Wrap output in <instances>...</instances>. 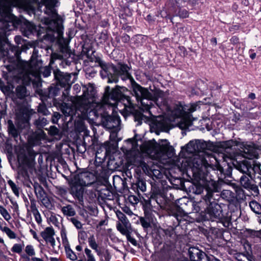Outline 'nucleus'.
<instances>
[{"mask_svg":"<svg viewBox=\"0 0 261 261\" xmlns=\"http://www.w3.org/2000/svg\"><path fill=\"white\" fill-rule=\"evenodd\" d=\"M95 168L94 170V174L96 176V180L97 179H106L107 178V170L101 164L102 162H99L97 163L96 159L95 161Z\"/></svg>","mask_w":261,"mask_h":261,"instance_id":"obj_25","label":"nucleus"},{"mask_svg":"<svg viewBox=\"0 0 261 261\" xmlns=\"http://www.w3.org/2000/svg\"><path fill=\"white\" fill-rule=\"evenodd\" d=\"M42 67V62L37 59H31L30 62H25L23 65L25 74L23 75V82L26 85L34 84L36 79H39Z\"/></svg>","mask_w":261,"mask_h":261,"instance_id":"obj_10","label":"nucleus"},{"mask_svg":"<svg viewBox=\"0 0 261 261\" xmlns=\"http://www.w3.org/2000/svg\"><path fill=\"white\" fill-rule=\"evenodd\" d=\"M199 122H201L202 125L204 126L208 131H210L213 128V125H214V122H211L208 119L201 120Z\"/></svg>","mask_w":261,"mask_h":261,"instance_id":"obj_46","label":"nucleus"},{"mask_svg":"<svg viewBox=\"0 0 261 261\" xmlns=\"http://www.w3.org/2000/svg\"><path fill=\"white\" fill-rule=\"evenodd\" d=\"M3 231L5 232L7 235L8 236V237L11 239H15L16 237V235L14 231L11 230L9 227H4V228L3 229Z\"/></svg>","mask_w":261,"mask_h":261,"instance_id":"obj_49","label":"nucleus"},{"mask_svg":"<svg viewBox=\"0 0 261 261\" xmlns=\"http://www.w3.org/2000/svg\"><path fill=\"white\" fill-rule=\"evenodd\" d=\"M74 180L84 187H89L96 181V176L91 172L83 171L75 175Z\"/></svg>","mask_w":261,"mask_h":261,"instance_id":"obj_17","label":"nucleus"},{"mask_svg":"<svg viewBox=\"0 0 261 261\" xmlns=\"http://www.w3.org/2000/svg\"><path fill=\"white\" fill-rule=\"evenodd\" d=\"M16 93L18 98L20 99H23L28 95L26 87L21 85L17 87Z\"/></svg>","mask_w":261,"mask_h":261,"instance_id":"obj_34","label":"nucleus"},{"mask_svg":"<svg viewBox=\"0 0 261 261\" xmlns=\"http://www.w3.org/2000/svg\"><path fill=\"white\" fill-rule=\"evenodd\" d=\"M25 252L29 256H33L35 255L34 248L33 246L31 245H28L25 247Z\"/></svg>","mask_w":261,"mask_h":261,"instance_id":"obj_55","label":"nucleus"},{"mask_svg":"<svg viewBox=\"0 0 261 261\" xmlns=\"http://www.w3.org/2000/svg\"><path fill=\"white\" fill-rule=\"evenodd\" d=\"M88 243L90 247L96 252L97 255H99L100 252L98 249V244H97L93 235L90 236L88 238Z\"/></svg>","mask_w":261,"mask_h":261,"instance_id":"obj_35","label":"nucleus"},{"mask_svg":"<svg viewBox=\"0 0 261 261\" xmlns=\"http://www.w3.org/2000/svg\"><path fill=\"white\" fill-rule=\"evenodd\" d=\"M55 231L52 227H47L41 232L40 236L42 238V241H44L47 245H50L53 249L55 248L56 241L54 238Z\"/></svg>","mask_w":261,"mask_h":261,"instance_id":"obj_18","label":"nucleus"},{"mask_svg":"<svg viewBox=\"0 0 261 261\" xmlns=\"http://www.w3.org/2000/svg\"><path fill=\"white\" fill-rule=\"evenodd\" d=\"M56 3V0H40V3L45 7V13L51 17V19L47 18L45 19V23L47 25V35H51L50 32H56L60 36L62 33L61 18L55 9Z\"/></svg>","mask_w":261,"mask_h":261,"instance_id":"obj_7","label":"nucleus"},{"mask_svg":"<svg viewBox=\"0 0 261 261\" xmlns=\"http://www.w3.org/2000/svg\"><path fill=\"white\" fill-rule=\"evenodd\" d=\"M230 161L233 166L243 173L249 172V170L251 168L250 163H249L246 160H244L242 161H238L237 159L233 157V160H230Z\"/></svg>","mask_w":261,"mask_h":261,"instance_id":"obj_22","label":"nucleus"},{"mask_svg":"<svg viewBox=\"0 0 261 261\" xmlns=\"http://www.w3.org/2000/svg\"><path fill=\"white\" fill-rule=\"evenodd\" d=\"M183 219L188 222V223H193L195 221V219L193 218H192L190 216H189L187 214H185L183 216Z\"/></svg>","mask_w":261,"mask_h":261,"instance_id":"obj_64","label":"nucleus"},{"mask_svg":"<svg viewBox=\"0 0 261 261\" xmlns=\"http://www.w3.org/2000/svg\"><path fill=\"white\" fill-rule=\"evenodd\" d=\"M207 179L198 180L197 173V195L201 193L203 201L197 202V213L204 212V220L212 221L222 222L226 218L223 213L221 206L215 200L218 199L220 195L215 193L221 192V186L219 182L212 178L207 177Z\"/></svg>","mask_w":261,"mask_h":261,"instance_id":"obj_1","label":"nucleus"},{"mask_svg":"<svg viewBox=\"0 0 261 261\" xmlns=\"http://www.w3.org/2000/svg\"><path fill=\"white\" fill-rule=\"evenodd\" d=\"M59 86L58 84L57 86L50 87L48 89V96L49 97H53L58 95L60 93L61 90L58 87Z\"/></svg>","mask_w":261,"mask_h":261,"instance_id":"obj_39","label":"nucleus"},{"mask_svg":"<svg viewBox=\"0 0 261 261\" xmlns=\"http://www.w3.org/2000/svg\"><path fill=\"white\" fill-rule=\"evenodd\" d=\"M48 134L51 136L58 135L59 129L55 126H51L48 129Z\"/></svg>","mask_w":261,"mask_h":261,"instance_id":"obj_57","label":"nucleus"},{"mask_svg":"<svg viewBox=\"0 0 261 261\" xmlns=\"http://www.w3.org/2000/svg\"><path fill=\"white\" fill-rule=\"evenodd\" d=\"M197 232H201L205 237H207L209 233L208 230L207 229H205V228H204L201 226H199L197 228Z\"/></svg>","mask_w":261,"mask_h":261,"instance_id":"obj_62","label":"nucleus"},{"mask_svg":"<svg viewBox=\"0 0 261 261\" xmlns=\"http://www.w3.org/2000/svg\"><path fill=\"white\" fill-rule=\"evenodd\" d=\"M133 92L138 102L141 103V109L144 112H148L151 115L150 109L153 106V102L159 107L166 106L167 101L164 98V94L161 91L150 93L148 90L142 87L135 80L133 82Z\"/></svg>","mask_w":261,"mask_h":261,"instance_id":"obj_4","label":"nucleus"},{"mask_svg":"<svg viewBox=\"0 0 261 261\" xmlns=\"http://www.w3.org/2000/svg\"><path fill=\"white\" fill-rule=\"evenodd\" d=\"M20 0H0V20L6 22H12L14 19V15L11 13V7L23 6ZM5 33L0 29V48L2 42L5 39Z\"/></svg>","mask_w":261,"mask_h":261,"instance_id":"obj_9","label":"nucleus"},{"mask_svg":"<svg viewBox=\"0 0 261 261\" xmlns=\"http://www.w3.org/2000/svg\"><path fill=\"white\" fill-rule=\"evenodd\" d=\"M250 176H246L243 175L240 178L241 185L245 189L248 190H252L254 192L258 191V187L253 183L251 179Z\"/></svg>","mask_w":261,"mask_h":261,"instance_id":"obj_24","label":"nucleus"},{"mask_svg":"<svg viewBox=\"0 0 261 261\" xmlns=\"http://www.w3.org/2000/svg\"><path fill=\"white\" fill-rule=\"evenodd\" d=\"M85 253L87 256L86 261H96L95 257L91 250L88 248H86L85 249Z\"/></svg>","mask_w":261,"mask_h":261,"instance_id":"obj_51","label":"nucleus"},{"mask_svg":"<svg viewBox=\"0 0 261 261\" xmlns=\"http://www.w3.org/2000/svg\"><path fill=\"white\" fill-rule=\"evenodd\" d=\"M170 149H172V147L167 140H161L159 143H157L158 154H167Z\"/></svg>","mask_w":261,"mask_h":261,"instance_id":"obj_26","label":"nucleus"},{"mask_svg":"<svg viewBox=\"0 0 261 261\" xmlns=\"http://www.w3.org/2000/svg\"><path fill=\"white\" fill-rule=\"evenodd\" d=\"M27 28L28 30L25 33L26 36H28L30 34H32L36 31V25L31 23H29L27 25Z\"/></svg>","mask_w":261,"mask_h":261,"instance_id":"obj_52","label":"nucleus"},{"mask_svg":"<svg viewBox=\"0 0 261 261\" xmlns=\"http://www.w3.org/2000/svg\"><path fill=\"white\" fill-rule=\"evenodd\" d=\"M242 146L241 153L245 159L252 160L258 158V153L257 151L252 145L243 144Z\"/></svg>","mask_w":261,"mask_h":261,"instance_id":"obj_21","label":"nucleus"},{"mask_svg":"<svg viewBox=\"0 0 261 261\" xmlns=\"http://www.w3.org/2000/svg\"><path fill=\"white\" fill-rule=\"evenodd\" d=\"M94 107V106L93 107V109L95 110L98 115L97 117L93 115L90 119L94 120L95 118H98L99 115H100L101 121L103 127L109 129H116V130H117L120 129L119 127L120 124L121 120L120 117L117 115H102L101 113H99L97 109H95Z\"/></svg>","mask_w":261,"mask_h":261,"instance_id":"obj_15","label":"nucleus"},{"mask_svg":"<svg viewBox=\"0 0 261 261\" xmlns=\"http://www.w3.org/2000/svg\"><path fill=\"white\" fill-rule=\"evenodd\" d=\"M47 120L44 117H40L36 120L34 124L38 129L43 128L47 124Z\"/></svg>","mask_w":261,"mask_h":261,"instance_id":"obj_43","label":"nucleus"},{"mask_svg":"<svg viewBox=\"0 0 261 261\" xmlns=\"http://www.w3.org/2000/svg\"><path fill=\"white\" fill-rule=\"evenodd\" d=\"M23 246L19 244H15L11 248V251L13 252L20 254L22 252Z\"/></svg>","mask_w":261,"mask_h":261,"instance_id":"obj_56","label":"nucleus"},{"mask_svg":"<svg viewBox=\"0 0 261 261\" xmlns=\"http://www.w3.org/2000/svg\"><path fill=\"white\" fill-rule=\"evenodd\" d=\"M51 69L50 66H45L42 67L40 71V74H42L44 77L49 76L50 75Z\"/></svg>","mask_w":261,"mask_h":261,"instance_id":"obj_48","label":"nucleus"},{"mask_svg":"<svg viewBox=\"0 0 261 261\" xmlns=\"http://www.w3.org/2000/svg\"><path fill=\"white\" fill-rule=\"evenodd\" d=\"M34 192L37 197L42 201L44 206L48 207L50 203L46 198V193L43 188L38 183H35L34 185Z\"/></svg>","mask_w":261,"mask_h":261,"instance_id":"obj_23","label":"nucleus"},{"mask_svg":"<svg viewBox=\"0 0 261 261\" xmlns=\"http://www.w3.org/2000/svg\"><path fill=\"white\" fill-rule=\"evenodd\" d=\"M145 204L144 205V207L147 209L151 210L153 207L156 208L159 207L155 198V195L153 192V189H152L150 197L147 200H145Z\"/></svg>","mask_w":261,"mask_h":261,"instance_id":"obj_29","label":"nucleus"},{"mask_svg":"<svg viewBox=\"0 0 261 261\" xmlns=\"http://www.w3.org/2000/svg\"><path fill=\"white\" fill-rule=\"evenodd\" d=\"M138 190L145 192L146 190V181L142 179H138L135 184Z\"/></svg>","mask_w":261,"mask_h":261,"instance_id":"obj_42","label":"nucleus"},{"mask_svg":"<svg viewBox=\"0 0 261 261\" xmlns=\"http://www.w3.org/2000/svg\"><path fill=\"white\" fill-rule=\"evenodd\" d=\"M139 221L141 225L145 230H147L148 228L151 227V224L149 219L147 217H140Z\"/></svg>","mask_w":261,"mask_h":261,"instance_id":"obj_40","label":"nucleus"},{"mask_svg":"<svg viewBox=\"0 0 261 261\" xmlns=\"http://www.w3.org/2000/svg\"><path fill=\"white\" fill-rule=\"evenodd\" d=\"M156 126L164 131H165L168 128V125L164 121L161 122L158 121L156 122Z\"/></svg>","mask_w":261,"mask_h":261,"instance_id":"obj_58","label":"nucleus"},{"mask_svg":"<svg viewBox=\"0 0 261 261\" xmlns=\"http://www.w3.org/2000/svg\"><path fill=\"white\" fill-rule=\"evenodd\" d=\"M129 202L133 205L137 204L139 201V198L135 195H130L128 197Z\"/></svg>","mask_w":261,"mask_h":261,"instance_id":"obj_60","label":"nucleus"},{"mask_svg":"<svg viewBox=\"0 0 261 261\" xmlns=\"http://www.w3.org/2000/svg\"><path fill=\"white\" fill-rule=\"evenodd\" d=\"M66 256L72 261L77 260V257L76 254L71 250L69 245L65 246Z\"/></svg>","mask_w":261,"mask_h":261,"instance_id":"obj_36","label":"nucleus"},{"mask_svg":"<svg viewBox=\"0 0 261 261\" xmlns=\"http://www.w3.org/2000/svg\"><path fill=\"white\" fill-rule=\"evenodd\" d=\"M196 110V105H192L189 109L190 112L187 113L184 110L181 105H176L173 111V114L176 117L181 118L180 122H178V126L181 129H187L191 126L193 123L191 119L190 113L194 112Z\"/></svg>","mask_w":261,"mask_h":261,"instance_id":"obj_11","label":"nucleus"},{"mask_svg":"<svg viewBox=\"0 0 261 261\" xmlns=\"http://www.w3.org/2000/svg\"><path fill=\"white\" fill-rule=\"evenodd\" d=\"M74 225V226L78 229L82 228V224L81 222L75 217H71L69 219Z\"/></svg>","mask_w":261,"mask_h":261,"instance_id":"obj_54","label":"nucleus"},{"mask_svg":"<svg viewBox=\"0 0 261 261\" xmlns=\"http://www.w3.org/2000/svg\"><path fill=\"white\" fill-rule=\"evenodd\" d=\"M143 150L148 154H158L157 143L150 141L144 144L142 146Z\"/></svg>","mask_w":261,"mask_h":261,"instance_id":"obj_28","label":"nucleus"},{"mask_svg":"<svg viewBox=\"0 0 261 261\" xmlns=\"http://www.w3.org/2000/svg\"><path fill=\"white\" fill-rule=\"evenodd\" d=\"M0 213L7 221H9L11 218L7 210L3 206H0Z\"/></svg>","mask_w":261,"mask_h":261,"instance_id":"obj_50","label":"nucleus"},{"mask_svg":"<svg viewBox=\"0 0 261 261\" xmlns=\"http://www.w3.org/2000/svg\"><path fill=\"white\" fill-rule=\"evenodd\" d=\"M213 146L211 143L197 139V173L198 180L207 179L212 178L210 170L213 171L212 165L214 161L219 162L217 154L212 151ZM219 154H218L219 155Z\"/></svg>","mask_w":261,"mask_h":261,"instance_id":"obj_3","label":"nucleus"},{"mask_svg":"<svg viewBox=\"0 0 261 261\" xmlns=\"http://www.w3.org/2000/svg\"><path fill=\"white\" fill-rule=\"evenodd\" d=\"M8 132L9 134L15 140L18 138L20 134L19 130L16 128L11 120L8 121Z\"/></svg>","mask_w":261,"mask_h":261,"instance_id":"obj_30","label":"nucleus"},{"mask_svg":"<svg viewBox=\"0 0 261 261\" xmlns=\"http://www.w3.org/2000/svg\"><path fill=\"white\" fill-rule=\"evenodd\" d=\"M116 215L119 221L117 223L116 227L117 230L121 233L122 230H127L131 229V224L126 216L121 212L118 211Z\"/></svg>","mask_w":261,"mask_h":261,"instance_id":"obj_20","label":"nucleus"},{"mask_svg":"<svg viewBox=\"0 0 261 261\" xmlns=\"http://www.w3.org/2000/svg\"><path fill=\"white\" fill-rule=\"evenodd\" d=\"M196 140L190 141L186 145L181 148L178 163L183 170H191L193 176L196 177Z\"/></svg>","mask_w":261,"mask_h":261,"instance_id":"obj_8","label":"nucleus"},{"mask_svg":"<svg viewBox=\"0 0 261 261\" xmlns=\"http://www.w3.org/2000/svg\"><path fill=\"white\" fill-rule=\"evenodd\" d=\"M95 90L93 87L88 88L83 92L82 97L79 98L77 106L75 107L72 104L63 103L61 109L65 116H70L69 121L72 120L73 115L77 114L78 117L82 118H91L94 115L98 116V113L93 109L95 106Z\"/></svg>","mask_w":261,"mask_h":261,"instance_id":"obj_2","label":"nucleus"},{"mask_svg":"<svg viewBox=\"0 0 261 261\" xmlns=\"http://www.w3.org/2000/svg\"><path fill=\"white\" fill-rule=\"evenodd\" d=\"M219 156L221 159L218 158V159L220 160L221 161L219 162L214 161V163H217L219 165L217 167V171L220 172L218 173L219 178L222 179L227 177H230L232 170V166H233L230 160H233V156L231 155L229 156L223 153L219 155Z\"/></svg>","mask_w":261,"mask_h":261,"instance_id":"obj_13","label":"nucleus"},{"mask_svg":"<svg viewBox=\"0 0 261 261\" xmlns=\"http://www.w3.org/2000/svg\"><path fill=\"white\" fill-rule=\"evenodd\" d=\"M197 250H198V252H197V261H210L205 252L199 250L197 247Z\"/></svg>","mask_w":261,"mask_h":261,"instance_id":"obj_44","label":"nucleus"},{"mask_svg":"<svg viewBox=\"0 0 261 261\" xmlns=\"http://www.w3.org/2000/svg\"><path fill=\"white\" fill-rule=\"evenodd\" d=\"M126 90L125 87L118 85H116L115 88H111L109 86H106L101 100L102 104L114 107L117 106L118 102H122L124 108L122 110L121 114L124 117L133 114L135 109L131 98L123 94V92Z\"/></svg>","mask_w":261,"mask_h":261,"instance_id":"obj_5","label":"nucleus"},{"mask_svg":"<svg viewBox=\"0 0 261 261\" xmlns=\"http://www.w3.org/2000/svg\"><path fill=\"white\" fill-rule=\"evenodd\" d=\"M148 158L144 156L139 152H133L127 157V163L129 165L136 167L137 170L145 174H149V167L147 164Z\"/></svg>","mask_w":261,"mask_h":261,"instance_id":"obj_12","label":"nucleus"},{"mask_svg":"<svg viewBox=\"0 0 261 261\" xmlns=\"http://www.w3.org/2000/svg\"><path fill=\"white\" fill-rule=\"evenodd\" d=\"M38 111L45 115H47L48 112L46 106L41 104L38 106Z\"/></svg>","mask_w":261,"mask_h":261,"instance_id":"obj_59","label":"nucleus"},{"mask_svg":"<svg viewBox=\"0 0 261 261\" xmlns=\"http://www.w3.org/2000/svg\"><path fill=\"white\" fill-rule=\"evenodd\" d=\"M153 191L154 194L155 195V198L158 207H163L166 202L164 193L159 188H156L155 187L153 188Z\"/></svg>","mask_w":261,"mask_h":261,"instance_id":"obj_27","label":"nucleus"},{"mask_svg":"<svg viewBox=\"0 0 261 261\" xmlns=\"http://www.w3.org/2000/svg\"><path fill=\"white\" fill-rule=\"evenodd\" d=\"M96 62L102 69L100 71L101 75L108 77V83H116L118 82V78L120 76L123 81L129 79L133 87L132 82L134 79L128 72L129 68L127 65L119 63L118 66L116 67L113 64L105 63L100 58L96 60Z\"/></svg>","mask_w":261,"mask_h":261,"instance_id":"obj_6","label":"nucleus"},{"mask_svg":"<svg viewBox=\"0 0 261 261\" xmlns=\"http://www.w3.org/2000/svg\"><path fill=\"white\" fill-rule=\"evenodd\" d=\"M197 88L200 91L201 94H203L207 89V84L202 80H197Z\"/></svg>","mask_w":261,"mask_h":261,"instance_id":"obj_38","label":"nucleus"},{"mask_svg":"<svg viewBox=\"0 0 261 261\" xmlns=\"http://www.w3.org/2000/svg\"><path fill=\"white\" fill-rule=\"evenodd\" d=\"M197 232H201L205 237H207L209 233L208 230L207 229H205V228H204L201 226H199L197 228Z\"/></svg>","mask_w":261,"mask_h":261,"instance_id":"obj_63","label":"nucleus"},{"mask_svg":"<svg viewBox=\"0 0 261 261\" xmlns=\"http://www.w3.org/2000/svg\"><path fill=\"white\" fill-rule=\"evenodd\" d=\"M8 184L11 188L13 193L17 197L19 196V188L11 180H8Z\"/></svg>","mask_w":261,"mask_h":261,"instance_id":"obj_41","label":"nucleus"},{"mask_svg":"<svg viewBox=\"0 0 261 261\" xmlns=\"http://www.w3.org/2000/svg\"><path fill=\"white\" fill-rule=\"evenodd\" d=\"M55 79L59 86L61 88H64L62 91V96L64 99L67 98L69 94V90L73 82L71 81V74L61 72L57 69L54 71Z\"/></svg>","mask_w":261,"mask_h":261,"instance_id":"obj_14","label":"nucleus"},{"mask_svg":"<svg viewBox=\"0 0 261 261\" xmlns=\"http://www.w3.org/2000/svg\"><path fill=\"white\" fill-rule=\"evenodd\" d=\"M195 248L194 247H190L188 250V254L189 257L191 261H196L194 256V250Z\"/></svg>","mask_w":261,"mask_h":261,"instance_id":"obj_61","label":"nucleus"},{"mask_svg":"<svg viewBox=\"0 0 261 261\" xmlns=\"http://www.w3.org/2000/svg\"><path fill=\"white\" fill-rule=\"evenodd\" d=\"M30 200L31 202L30 208L32 213H35L37 212H39L36 206V200L33 197H30Z\"/></svg>","mask_w":261,"mask_h":261,"instance_id":"obj_53","label":"nucleus"},{"mask_svg":"<svg viewBox=\"0 0 261 261\" xmlns=\"http://www.w3.org/2000/svg\"><path fill=\"white\" fill-rule=\"evenodd\" d=\"M85 187L73 180L70 188V194L74 198L77 199L80 203L83 201Z\"/></svg>","mask_w":261,"mask_h":261,"instance_id":"obj_19","label":"nucleus"},{"mask_svg":"<svg viewBox=\"0 0 261 261\" xmlns=\"http://www.w3.org/2000/svg\"><path fill=\"white\" fill-rule=\"evenodd\" d=\"M238 146V143L236 141H233L232 140H230L227 141H225L223 143V146L226 149H235V147Z\"/></svg>","mask_w":261,"mask_h":261,"instance_id":"obj_47","label":"nucleus"},{"mask_svg":"<svg viewBox=\"0 0 261 261\" xmlns=\"http://www.w3.org/2000/svg\"><path fill=\"white\" fill-rule=\"evenodd\" d=\"M61 211L67 217H73L76 214L74 208L70 204L62 207Z\"/></svg>","mask_w":261,"mask_h":261,"instance_id":"obj_32","label":"nucleus"},{"mask_svg":"<svg viewBox=\"0 0 261 261\" xmlns=\"http://www.w3.org/2000/svg\"><path fill=\"white\" fill-rule=\"evenodd\" d=\"M31 115V112L27 107H18L16 110V118L18 127L21 129L28 127Z\"/></svg>","mask_w":261,"mask_h":261,"instance_id":"obj_16","label":"nucleus"},{"mask_svg":"<svg viewBox=\"0 0 261 261\" xmlns=\"http://www.w3.org/2000/svg\"><path fill=\"white\" fill-rule=\"evenodd\" d=\"M245 254L246 259L247 261H251L252 259V249L251 245L247 241L244 243L243 245L242 252Z\"/></svg>","mask_w":261,"mask_h":261,"instance_id":"obj_31","label":"nucleus"},{"mask_svg":"<svg viewBox=\"0 0 261 261\" xmlns=\"http://www.w3.org/2000/svg\"><path fill=\"white\" fill-rule=\"evenodd\" d=\"M249 206L252 211L256 214H259L260 211V205L255 201H251Z\"/></svg>","mask_w":261,"mask_h":261,"instance_id":"obj_45","label":"nucleus"},{"mask_svg":"<svg viewBox=\"0 0 261 261\" xmlns=\"http://www.w3.org/2000/svg\"><path fill=\"white\" fill-rule=\"evenodd\" d=\"M221 197L228 201H232L235 197V193L230 190H223L220 194Z\"/></svg>","mask_w":261,"mask_h":261,"instance_id":"obj_33","label":"nucleus"},{"mask_svg":"<svg viewBox=\"0 0 261 261\" xmlns=\"http://www.w3.org/2000/svg\"><path fill=\"white\" fill-rule=\"evenodd\" d=\"M121 231L122 232H121V233L123 235H125L128 241L132 243L134 246H136L137 245L138 243L136 240L135 238L132 237L130 236L132 229H128L126 231L124 230H122Z\"/></svg>","mask_w":261,"mask_h":261,"instance_id":"obj_37","label":"nucleus"}]
</instances>
